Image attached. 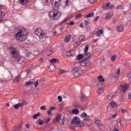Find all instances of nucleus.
<instances>
[{"mask_svg":"<svg viewBox=\"0 0 131 131\" xmlns=\"http://www.w3.org/2000/svg\"><path fill=\"white\" fill-rule=\"evenodd\" d=\"M61 5V0H53L52 9L54 11H50L49 12V16L51 19L53 20H59L60 17H61V13L58 12L57 11H59V6Z\"/></svg>","mask_w":131,"mask_h":131,"instance_id":"f257e3e1","label":"nucleus"},{"mask_svg":"<svg viewBox=\"0 0 131 131\" xmlns=\"http://www.w3.org/2000/svg\"><path fill=\"white\" fill-rule=\"evenodd\" d=\"M17 33L15 35V38L19 41H25L27 38V35L28 34L27 30L25 28L17 29Z\"/></svg>","mask_w":131,"mask_h":131,"instance_id":"f03ea898","label":"nucleus"},{"mask_svg":"<svg viewBox=\"0 0 131 131\" xmlns=\"http://www.w3.org/2000/svg\"><path fill=\"white\" fill-rule=\"evenodd\" d=\"M72 125H77L80 127H83L84 123L83 122H80V119L78 117H76L72 121Z\"/></svg>","mask_w":131,"mask_h":131,"instance_id":"7ed1b4c3","label":"nucleus"},{"mask_svg":"<svg viewBox=\"0 0 131 131\" xmlns=\"http://www.w3.org/2000/svg\"><path fill=\"white\" fill-rule=\"evenodd\" d=\"M9 50L11 52V56L14 60H16L19 56V52L17 51V49L15 47H10Z\"/></svg>","mask_w":131,"mask_h":131,"instance_id":"20e7f679","label":"nucleus"},{"mask_svg":"<svg viewBox=\"0 0 131 131\" xmlns=\"http://www.w3.org/2000/svg\"><path fill=\"white\" fill-rule=\"evenodd\" d=\"M35 34L39 36L40 39H42L45 36H46V34H45V32L42 31L40 28H37L36 29L35 31Z\"/></svg>","mask_w":131,"mask_h":131,"instance_id":"39448f33","label":"nucleus"},{"mask_svg":"<svg viewBox=\"0 0 131 131\" xmlns=\"http://www.w3.org/2000/svg\"><path fill=\"white\" fill-rule=\"evenodd\" d=\"M81 73H82V70L81 69V68L76 67L74 70L73 75L75 77H78L80 76Z\"/></svg>","mask_w":131,"mask_h":131,"instance_id":"423d86ee","label":"nucleus"},{"mask_svg":"<svg viewBox=\"0 0 131 131\" xmlns=\"http://www.w3.org/2000/svg\"><path fill=\"white\" fill-rule=\"evenodd\" d=\"M16 62H19L22 65H24L26 63V58L25 57H21V56H18V57L15 59Z\"/></svg>","mask_w":131,"mask_h":131,"instance_id":"0eeeda50","label":"nucleus"},{"mask_svg":"<svg viewBox=\"0 0 131 131\" xmlns=\"http://www.w3.org/2000/svg\"><path fill=\"white\" fill-rule=\"evenodd\" d=\"M38 81H39L38 80H37L35 82L29 81L27 83H25V86L27 87V86H29V85H30V84H34V86H35V88H37V85H38Z\"/></svg>","mask_w":131,"mask_h":131,"instance_id":"6e6552de","label":"nucleus"},{"mask_svg":"<svg viewBox=\"0 0 131 131\" xmlns=\"http://www.w3.org/2000/svg\"><path fill=\"white\" fill-rule=\"evenodd\" d=\"M82 66H90L91 65V61L89 58H86L81 61Z\"/></svg>","mask_w":131,"mask_h":131,"instance_id":"1a4fd4ad","label":"nucleus"},{"mask_svg":"<svg viewBox=\"0 0 131 131\" xmlns=\"http://www.w3.org/2000/svg\"><path fill=\"white\" fill-rule=\"evenodd\" d=\"M119 75H120V67L118 69V70L116 73L113 74V77L117 79L119 77Z\"/></svg>","mask_w":131,"mask_h":131,"instance_id":"9d476101","label":"nucleus"},{"mask_svg":"<svg viewBox=\"0 0 131 131\" xmlns=\"http://www.w3.org/2000/svg\"><path fill=\"white\" fill-rule=\"evenodd\" d=\"M116 30L119 32H122L124 30V26L123 25H120L117 27Z\"/></svg>","mask_w":131,"mask_h":131,"instance_id":"9b49d317","label":"nucleus"},{"mask_svg":"<svg viewBox=\"0 0 131 131\" xmlns=\"http://www.w3.org/2000/svg\"><path fill=\"white\" fill-rule=\"evenodd\" d=\"M120 85L123 90V92L125 93L127 91V89H128V85L127 84H121Z\"/></svg>","mask_w":131,"mask_h":131,"instance_id":"f8f14e48","label":"nucleus"},{"mask_svg":"<svg viewBox=\"0 0 131 131\" xmlns=\"http://www.w3.org/2000/svg\"><path fill=\"white\" fill-rule=\"evenodd\" d=\"M98 79L100 82L98 83V85L100 86V85H102V82H104L105 81V79H104V78H103L102 75H100L98 77Z\"/></svg>","mask_w":131,"mask_h":131,"instance_id":"ddd939ff","label":"nucleus"},{"mask_svg":"<svg viewBox=\"0 0 131 131\" xmlns=\"http://www.w3.org/2000/svg\"><path fill=\"white\" fill-rule=\"evenodd\" d=\"M76 51L74 50H71L68 53V56L71 57V56H75Z\"/></svg>","mask_w":131,"mask_h":131,"instance_id":"4468645a","label":"nucleus"},{"mask_svg":"<svg viewBox=\"0 0 131 131\" xmlns=\"http://www.w3.org/2000/svg\"><path fill=\"white\" fill-rule=\"evenodd\" d=\"M113 16V14L111 13V12H107L106 13V15L105 16V20H110L111 18H112V16Z\"/></svg>","mask_w":131,"mask_h":131,"instance_id":"2eb2a0df","label":"nucleus"},{"mask_svg":"<svg viewBox=\"0 0 131 131\" xmlns=\"http://www.w3.org/2000/svg\"><path fill=\"white\" fill-rule=\"evenodd\" d=\"M61 117L62 116H61V115H58L55 119L53 120L54 123H58V122L60 121V119H61Z\"/></svg>","mask_w":131,"mask_h":131,"instance_id":"dca6fc26","label":"nucleus"},{"mask_svg":"<svg viewBox=\"0 0 131 131\" xmlns=\"http://www.w3.org/2000/svg\"><path fill=\"white\" fill-rule=\"evenodd\" d=\"M111 5L110 2H108L106 4H104L102 6V8L104 10H108L110 9V6Z\"/></svg>","mask_w":131,"mask_h":131,"instance_id":"f3484780","label":"nucleus"},{"mask_svg":"<svg viewBox=\"0 0 131 131\" xmlns=\"http://www.w3.org/2000/svg\"><path fill=\"white\" fill-rule=\"evenodd\" d=\"M84 120H86V124L89 126L92 125V124H93V121L91 119L88 120V119L85 118L84 119Z\"/></svg>","mask_w":131,"mask_h":131,"instance_id":"a211bd4d","label":"nucleus"},{"mask_svg":"<svg viewBox=\"0 0 131 131\" xmlns=\"http://www.w3.org/2000/svg\"><path fill=\"white\" fill-rule=\"evenodd\" d=\"M104 92V85L102 86V88H99L97 91V94L101 95Z\"/></svg>","mask_w":131,"mask_h":131,"instance_id":"6ab92c4d","label":"nucleus"},{"mask_svg":"<svg viewBox=\"0 0 131 131\" xmlns=\"http://www.w3.org/2000/svg\"><path fill=\"white\" fill-rule=\"evenodd\" d=\"M70 39H71V35H69L68 36H66V38H64V41L67 43L70 41Z\"/></svg>","mask_w":131,"mask_h":131,"instance_id":"aec40b11","label":"nucleus"},{"mask_svg":"<svg viewBox=\"0 0 131 131\" xmlns=\"http://www.w3.org/2000/svg\"><path fill=\"white\" fill-rule=\"evenodd\" d=\"M80 101H86L88 100V97L85 95L81 94V97H80Z\"/></svg>","mask_w":131,"mask_h":131,"instance_id":"412c9836","label":"nucleus"},{"mask_svg":"<svg viewBox=\"0 0 131 131\" xmlns=\"http://www.w3.org/2000/svg\"><path fill=\"white\" fill-rule=\"evenodd\" d=\"M101 34H103V31L102 30H99L96 33V35L98 37L101 36Z\"/></svg>","mask_w":131,"mask_h":131,"instance_id":"4be33fe9","label":"nucleus"},{"mask_svg":"<svg viewBox=\"0 0 131 131\" xmlns=\"http://www.w3.org/2000/svg\"><path fill=\"white\" fill-rule=\"evenodd\" d=\"M66 121V117H65V116H63L61 121H59L60 124H61V125H64Z\"/></svg>","mask_w":131,"mask_h":131,"instance_id":"5701e85b","label":"nucleus"},{"mask_svg":"<svg viewBox=\"0 0 131 131\" xmlns=\"http://www.w3.org/2000/svg\"><path fill=\"white\" fill-rule=\"evenodd\" d=\"M98 127L101 131L105 130V126L102 123L98 125Z\"/></svg>","mask_w":131,"mask_h":131,"instance_id":"b1692460","label":"nucleus"},{"mask_svg":"<svg viewBox=\"0 0 131 131\" xmlns=\"http://www.w3.org/2000/svg\"><path fill=\"white\" fill-rule=\"evenodd\" d=\"M79 113V110L77 109H74L72 110L71 114H78Z\"/></svg>","mask_w":131,"mask_h":131,"instance_id":"393cba45","label":"nucleus"},{"mask_svg":"<svg viewBox=\"0 0 131 131\" xmlns=\"http://www.w3.org/2000/svg\"><path fill=\"white\" fill-rule=\"evenodd\" d=\"M21 127H22L21 125L17 126L14 129H13L12 131H21Z\"/></svg>","mask_w":131,"mask_h":131,"instance_id":"a878e982","label":"nucleus"},{"mask_svg":"<svg viewBox=\"0 0 131 131\" xmlns=\"http://www.w3.org/2000/svg\"><path fill=\"white\" fill-rule=\"evenodd\" d=\"M94 15H95V13L91 12V13L88 14L86 16L85 18H92V17H94Z\"/></svg>","mask_w":131,"mask_h":131,"instance_id":"bb28decb","label":"nucleus"},{"mask_svg":"<svg viewBox=\"0 0 131 131\" xmlns=\"http://www.w3.org/2000/svg\"><path fill=\"white\" fill-rule=\"evenodd\" d=\"M55 70V66L53 64H51L49 67V71H54Z\"/></svg>","mask_w":131,"mask_h":131,"instance_id":"cd10ccee","label":"nucleus"},{"mask_svg":"<svg viewBox=\"0 0 131 131\" xmlns=\"http://www.w3.org/2000/svg\"><path fill=\"white\" fill-rule=\"evenodd\" d=\"M79 40L80 41H84L85 40V37H84V35H81L79 37Z\"/></svg>","mask_w":131,"mask_h":131,"instance_id":"c85d7f7f","label":"nucleus"},{"mask_svg":"<svg viewBox=\"0 0 131 131\" xmlns=\"http://www.w3.org/2000/svg\"><path fill=\"white\" fill-rule=\"evenodd\" d=\"M76 59L77 60H81L83 59V54H78L77 56Z\"/></svg>","mask_w":131,"mask_h":131,"instance_id":"c756f323","label":"nucleus"},{"mask_svg":"<svg viewBox=\"0 0 131 131\" xmlns=\"http://www.w3.org/2000/svg\"><path fill=\"white\" fill-rule=\"evenodd\" d=\"M81 117L83 118V117H86V118H90V116H88L86 113H83L81 115Z\"/></svg>","mask_w":131,"mask_h":131,"instance_id":"7c9ffc66","label":"nucleus"},{"mask_svg":"<svg viewBox=\"0 0 131 131\" xmlns=\"http://www.w3.org/2000/svg\"><path fill=\"white\" fill-rule=\"evenodd\" d=\"M58 61H59V59H56V58H53L51 60L50 62L52 64H55V63H57Z\"/></svg>","mask_w":131,"mask_h":131,"instance_id":"2f4dec72","label":"nucleus"},{"mask_svg":"<svg viewBox=\"0 0 131 131\" xmlns=\"http://www.w3.org/2000/svg\"><path fill=\"white\" fill-rule=\"evenodd\" d=\"M52 0H43L42 3L45 5H48V4H51Z\"/></svg>","mask_w":131,"mask_h":131,"instance_id":"473e14b6","label":"nucleus"},{"mask_svg":"<svg viewBox=\"0 0 131 131\" xmlns=\"http://www.w3.org/2000/svg\"><path fill=\"white\" fill-rule=\"evenodd\" d=\"M111 105L113 108H115V107H117V103L115 101H112Z\"/></svg>","mask_w":131,"mask_h":131,"instance_id":"72a5a7b5","label":"nucleus"},{"mask_svg":"<svg viewBox=\"0 0 131 131\" xmlns=\"http://www.w3.org/2000/svg\"><path fill=\"white\" fill-rule=\"evenodd\" d=\"M38 116H40V113H38L37 114H35L33 117V118H34V119H37V117H38Z\"/></svg>","mask_w":131,"mask_h":131,"instance_id":"f704fd0d","label":"nucleus"},{"mask_svg":"<svg viewBox=\"0 0 131 131\" xmlns=\"http://www.w3.org/2000/svg\"><path fill=\"white\" fill-rule=\"evenodd\" d=\"M19 107H21V103H18L14 105V107L15 108V109H18Z\"/></svg>","mask_w":131,"mask_h":131,"instance_id":"c9c22d12","label":"nucleus"},{"mask_svg":"<svg viewBox=\"0 0 131 131\" xmlns=\"http://www.w3.org/2000/svg\"><path fill=\"white\" fill-rule=\"evenodd\" d=\"M6 16V14L3 13L2 11H0V18H3Z\"/></svg>","mask_w":131,"mask_h":131,"instance_id":"e433bc0d","label":"nucleus"},{"mask_svg":"<svg viewBox=\"0 0 131 131\" xmlns=\"http://www.w3.org/2000/svg\"><path fill=\"white\" fill-rule=\"evenodd\" d=\"M114 97V95L112 94H111L107 96V100H112V98Z\"/></svg>","mask_w":131,"mask_h":131,"instance_id":"4c0bfd02","label":"nucleus"},{"mask_svg":"<svg viewBox=\"0 0 131 131\" xmlns=\"http://www.w3.org/2000/svg\"><path fill=\"white\" fill-rule=\"evenodd\" d=\"M47 56H51L53 54V51L48 50L47 52Z\"/></svg>","mask_w":131,"mask_h":131,"instance_id":"58836bf2","label":"nucleus"},{"mask_svg":"<svg viewBox=\"0 0 131 131\" xmlns=\"http://www.w3.org/2000/svg\"><path fill=\"white\" fill-rule=\"evenodd\" d=\"M116 23H117V18H113V24H114V25H116Z\"/></svg>","mask_w":131,"mask_h":131,"instance_id":"ea45409f","label":"nucleus"},{"mask_svg":"<svg viewBox=\"0 0 131 131\" xmlns=\"http://www.w3.org/2000/svg\"><path fill=\"white\" fill-rule=\"evenodd\" d=\"M21 80V77L20 76H17L16 78H15L14 81L16 82H18V81H20Z\"/></svg>","mask_w":131,"mask_h":131,"instance_id":"a19ab883","label":"nucleus"},{"mask_svg":"<svg viewBox=\"0 0 131 131\" xmlns=\"http://www.w3.org/2000/svg\"><path fill=\"white\" fill-rule=\"evenodd\" d=\"M80 43H81V42H80V41H76L74 43V46L75 47H78V46H80Z\"/></svg>","mask_w":131,"mask_h":131,"instance_id":"79ce46f5","label":"nucleus"},{"mask_svg":"<svg viewBox=\"0 0 131 131\" xmlns=\"http://www.w3.org/2000/svg\"><path fill=\"white\" fill-rule=\"evenodd\" d=\"M19 3L21 5H23V6H24V5H26V3L24 0H19Z\"/></svg>","mask_w":131,"mask_h":131,"instance_id":"37998d69","label":"nucleus"},{"mask_svg":"<svg viewBox=\"0 0 131 131\" xmlns=\"http://www.w3.org/2000/svg\"><path fill=\"white\" fill-rule=\"evenodd\" d=\"M90 46H89V45H86L85 47V49L84 50V52H88V51H89V48Z\"/></svg>","mask_w":131,"mask_h":131,"instance_id":"c03bdc74","label":"nucleus"},{"mask_svg":"<svg viewBox=\"0 0 131 131\" xmlns=\"http://www.w3.org/2000/svg\"><path fill=\"white\" fill-rule=\"evenodd\" d=\"M117 126L118 127H120L121 126V123H120V120L117 121Z\"/></svg>","mask_w":131,"mask_h":131,"instance_id":"a18cd8bd","label":"nucleus"},{"mask_svg":"<svg viewBox=\"0 0 131 131\" xmlns=\"http://www.w3.org/2000/svg\"><path fill=\"white\" fill-rule=\"evenodd\" d=\"M68 20V18L67 17L66 19H63V21L60 22V25H62V24H64V23H65V22H67Z\"/></svg>","mask_w":131,"mask_h":131,"instance_id":"49530a36","label":"nucleus"},{"mask_svg":"<svg viewBox=\"0 0 131 131\" xmlns=\"http://www.w3.org/2000/svg\"><path fill=\"white\" fill-rule=\"evenodd\" d=\"M123 8V6H122V5H119V6H117L116 8V9L117 10H120L121 9H122Z\"/></svg>","mask_w":131,"mask_h":131,"instance_id":"de8ad7c7","label":"nucleus"},{"mask_svg":"<svg viewBox=\"0 0 131 131\" xmlns=\"http://www.w3.org/2000/svg\"><path fill=\"white\" fill-rule=\"evenodd\" d=\"M82 16V14L81 13H79L76 15L75 17L76 18H80V17H81Z\"/></svg>","mask_w":131,"mask_h":131,"instance_id":"09e8293b","label":"nucleus"},{"mask_svg":"<svg viewBox=\"0 0 131 131\" xmlns=\"http://www.w3.org/2000/svg\"><path fill=\"white\" fill-rule=\"evenodd\" d=\"M95 123L96 124H97V125H98V126H99V125H100V124H101V121L100 120H97L96 121H95Z\"/></svg>","mask_w":131,"mask_h":131,"instance_id":"8fccbe9b","label":"nucleus"},{"mask_svg":"<svg viewBox=\"0 0 131 131\" xmlns=\"http://www.w3.org/2000/svg\"><path fill=\"white\" fill-rule=\"evenodd\" d=\"M41 110H47V106L46 105H43L40 107Z\"/></svg>","mask_w":131,"mask_h":131,"instance_id":"3c124183","label":"nucleus"},{"mask_svg":"<svg viewBox=\"0 0 131 131\" xmlns=\"http://www.w3.org/2000/svg\"><path fill=\"white\" fill-rule=\"evenodd\" d=\"M85 53V54H84L85 56H87V57H91V53H90L88 52H86Z\"/></svg>","mask_w":131,"mask_h":131,"instance_id":"603ef678","label":"nucleus"},{"mask_svg":"<svg viewBox=\"0 0 131 131\" xmlns=\"http://www.w3.org/2000/svg\"><path fill=\"white\" fill-rule=\"evenodd\" d=\"M98 0H89V2L90 4H94V3H96V2H97Z\"/></svg>","mask_w":131,"mask_h":131,"instance_id":"864d4df0","label":"nucleus"},{"mask_svg":"<svg viewBox=\"0 0 131 131\" xmlns=\"http://www.w3.org/2000/svg\"><path fill=\"white\" fill-rule=\"evenodd\" d=\"M20 104H21V106H24V105H26V104H27V102H26V101H24L21 103H20Z\"/></svg>","mask_w":131,"mask_h":131,"instance_id":"5fc2aeb1","label":"nucleus"},{"mask_svg":"<svg viewBox=\"0 0 131 131\" xmlns=\"http://www.w3.org/2000/svg\"><path fill=\"white\" fill-rule=\"evenodd\" d=\"M119 99L120 101H123V99H124V97L123 96V95H122L119 97Z\"/></svg>","mask_w":131,"mask_h":131,"instance_id":"6e6d98bb","label":"nucleus"},{"mask_svg":"<svg viewBox=\"0 0 131 131\" xmlns=\"http://www.w3.org/2000/svg\"><path fill=\"white\" fill-rule=\"evenodd\" d=\"M47 113H48V115H51V114H52V110L49 108V110L47 112Z\"/></svg>","mask_w":131,"mask_h":131,"instance_id":"4d7b16f0","label":"nucleus"},{"mask_svg":"<svg viewBox=\"0 0 131 131\" xmlns=\"http://www.w3.org/2000/svg\"><path fill=\"white\" fill-rule=\"evenodd\" d=\"M58 100L59 101V102H62V97H61V96H58Z\"/></svg>","mask_w":131,"mask_h":131,"instance_id":"13d9d810","label":"nucleus"},{"mask_svg":"<svg viewBox=\"0 0 131 131\" xmlns=\"http://www.w3.org/2000/svg\"><path fill=\"white\" fill-rule=\"evenodd\" d=\"M39 124L40 125H42V124H43V121L41 120H39Z\"/></svg>","mask_w":131,"mask_h":131,"instance_id":"bf43d9fd","label":"nucleus"},{"mask_svg":"<svg viewBox=\"0 0 131 131\" xmlns=\"http://www.w3.org/2000/svg\"><path fill=\"white\" fill-rule=\"evenodd\" d=\"M115 59H116V56H115V55L113 56L111 58L112 61H115Z\"/></svg>","mask_w":131,"mask_h":131,"instance_id":"052dcab7","label":"nucleus"},{"mask_svg":"<svg viewBox=\"0 0 131 131\" xmlns=\"http://www.w3.org/2000/svg\"><path fill=\"white\" fill-rule=\"evenodd\" d=\"M50 120H51V119L48 118L46 120H45V123H49V122H50Z\"/></svg>","mask_w":131,"mask_h":131,"instance_id":"680f3d73","label":"nucleus"},{"mask_svg":"<svg viewBox=\"0 0 131 131\" xmlns=\"http://www.w3.org/2000/svg\"><path fill=\"white\" fill-rule=\"evenodd\" d=\"M127 77L129 78V79H131V72L128 73L127 75Z\"/></svg>","mask_w":131,"mask_h":131,"instance_id":"e2e57ef3","label":"nucleus"},{"mask_svg":"<svg viewBox=\"0 0 131 131\" xmlns=\"http://www.w3.org/2000/svg\"><path fill=\"white\" fill-rule=\"evenodd\" d=\"M89 23H90V22L88 21V20H85L84 21V24H85V25H89Z\"/></svg>","mask_w":131,"mask_h":131,"instance_id":"0e129e2a","label":"nucleus"},{"mask_svg":"<svg viewBox=\"0 0 131 131\" xmlns=\"http://www.w3.org/2000/svg\"><path fill=\"white\" fill-rule=\"evenodd\" d=\"M114 8H115V6L114 5H111L110 4V9H114Z\"/></svg>","mask_w":131,"mask_h":131,"instance_id":"69168bd1","label":"nucleus"},{"mask_svg":"<svg viewBox=\"0 0 131 131\" xmlns=\"http://www.w3.org/2000/svg\"><path fill=\"white\" fill-rule=\"evenodd\" d=\"M25 126L26 127H27L28 128H29L30 127V126H29V123H28V124H25Z\"/></svg>","mask_w":131,"mask_h":131,"instance_id":"338daca9","label":"nucleus"},{"mask_svg":"<svg viewBox=\"0 0 131 131\" xmlns=\"http://www.w3.org/2000/svg\"><path fill=\"white\" fill-rule=\"evenodd\" d=\"M70 25H71V26L74 25V21H70Z\"/></svg>","mask_w":131,"mask_h":131,"instance_id":"774afa93","label":"nucleus"}]
</instances>
